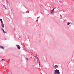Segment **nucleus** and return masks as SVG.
<instances>
[{
	"label": "nucleus",
	"instance_id": "obj_1",
	"mask_svg": "<svg viewBox=\"0 0 74 74\" xmlns=\"http://www.w3.org/2000/svg\"><path fill=\"white\" fill-rule=\"evenodd\" d=\"M60 72H59V70L58 69L55 70L54 71V74H60Z\"/></svg>",
	"mask_w": 74,
	"mask_h": 74
},
{
	"label": "nucleus",
	"instance_id": "obj_2",
	"mask_svg": "<svg viewBox=\"0 0 74 74\" xmlns=\"http://www.w3.org/2000/svg\"><path fill=\"white\" fill-rule=\"evenodd\" d=\"M16 46H17V48H18V49H21V47H20L19 45H16Z\"/></svg>",
	"mask_w": 74,
	"mask_h": 74
},
{
	"label": "nucleus",
	"instance_id": "obj_3",
	"mask_svg": "<svg viewBox=\"0 0 74 74\" xmlns=\"http://www.w3.org/2000/svg\"><path fill=\"white\" fill-rule=\"evenodd\" d=\"M1 23V26L3 28H4V23H3H3Z\"/></svg>",
	"mask_w": 74,
	"mask_h": 74
},
{
	"label": "nucleus",
	"instance_id": "obj_4",
	"mask_svg": "<svg viewBox=\"0 0 74 74\" xmlns=\"http://www.w3.org/2000/svg\"><path fill=\"white\" fill-rule=\"evenodd\" d=\"M58 65H55L54 66V69H56V68H58Z\"/></svg>",
	"mask_w": 74,
	"mask_h": 74
},
{
	"label": "nucleus",
	"instance_id": "obj_5",
	"mask_svg": "<svg viewBox=\"0 0 74 74\" xmlns=\"http://www.w3.org/2000/svg\"><path fill=\"white\" fill-rule=\"evenodd\" d=\"M54 10V9H53L51 11V12H50L51 14H52V12H53V11Z\"/></svg>",
	"mask_w": 74,
	"mask_h": 74
},
{
	"label": "nucleus",
	"instance_id": "obj_6",
	"mask_svg": "<svg viewBox=\"0 0 74 74\" xmlns=\"http://www.w3.org/2000/svg\"><path fill=\"white\" fill-rule=\"evenodd\" d=\"M0 48H2V49H4V48L2 46L0 45Z\"/></svg>",
	"mask_w": 74,
	"mask_h": 74
},
{
	"label": "nucleus",
	"instance_id": "obj_7",
	"mask_svg": "<svg viewBox=\"0 0 74 74\" xmlns=\"http://www.w3.org/2000/svg\"><path fill=\"white\" fill-rule=\"evenodd\" d=\"M0 21H1V23H2L3 22V20H2V19L0 18Z\"/></svg>",
	"mask_w": 74,
	"mask_h": 74
},
{
	"label": "nucleus",
	"instance_id": "obj_8",
	"mask_svg": "<svg viewBox=\"0 0 74 74\" xmlns=\"http://www.w3.org/2000/svg\"><path fill=\"white\" fill-rule=\"evenodd\" d=\"M70 25V22H69L68 23H67V25Z\"/></svg>",
	"mask_w": 74,
	"mask_h": 74
},
{
	"label": "nucleus",
	"instance_id": "obj_9",
	"mask_svg": "<svg viewBox=\"0 0 74 74\" xmlns=\"http://www.w3.org/2000/svg\"><path fill=\"white\" fill-rule=\"evenodd\" d=\"M3 33H6V32L5 31H3Z\"/></svg>",
	"mask_w": 74,
	"mask_h": 74
},
{
	"label": "nucleus",
	"instance_id": "obj_10",
	"mask_svg": "<svg viewBox=\"0 0 74 74\" xmlns=\"http://www.w3.org/2000/svg\"><path fill=\"white\" fill-rule=\"evenodd\" d=\"M35 57L36 58V59H38V57H37L35 56Z\"/></svg>",
	"mask_w": 74,
	"mask_h": 74
},
{
	"label": "nucleus",
	"instance_id": "obj_11",
	"mask_svg": "<svg viewBox=\"0 0 74 74\" xmlns=\"http://www.w3.org/2000/svg\"><path fill=\"white\" fill-rule=\"evenodd\" d=\"M26 59H27V60H29V59H28V58H26Z\"/></svg>",
	"mask_w": 74,
	"mask_h": 74
},
{
	"label": "nucleus",
	"instance_id": "obj_12",
	"mask_svg": "<svg viewBox=\"0 0 74 74\" xmlns=\"http://www.w3.org/2000/svg\"><path fill=\"white\" fill-rule=\"evenodd\" d=\"M2 60H3V61L4 60V59H3Z\"/></svg>",
	"mask_w": 74,
	"mask_h": 74
},
{
	"label": "nucleus",
	"instance_id": "obj_13",
	"mask_svg": "<svg viewBox=\"0 0 74 74\" xmlns=\"http://www.w3.org/2000/svg\"><path fill=\"white\" fill-rule=\"evenodd\" d=\"M2 30H3V31H4V29H2Z\"/></svg>",
	"mask_w": 74,
	"mask_h": 74
},
{
	"label": "nucleus",
	"instance_id": "obj_14",
	"mask_svg": "<svg viewBox=\"0 0 74 74\" xmlns=\"http://www.w3.org/2000/svg\"><path fill=\"white\" fill-rule=\"evenodd\" d=\"M7 1H8V0H7Z\"/></svg>",
	"mask_w": 74,
	"mask_h": 74
},
{
	"label": "nucleus",
	"instance_id": "obj_15",
	"mask_svg": "<svg viewBox=\"0 0 74 74\" xmlns=\"http://www.w3.org/2000/svg\"><path fill=\"white\" fill-rule=\"evenodd\" d=\"M39 63H40V62H39Z\"/></svg>",
	"mask_w": 74,
	"mask_h": 74
}]
</instances>
